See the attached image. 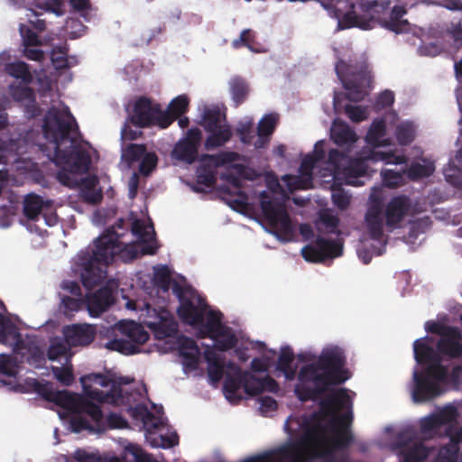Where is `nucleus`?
I'll return each instance as SVG.
<instances>
[{
  "mask_svg": "<svg viewBox=\"0 0 462 462\" xmlns=\"http://www.w3.org/2000/svg\"><path fill=\"white\" fill-rule=\"evenodd\" d=\"M138 284L149 296V300L125 297V310L134 313L151 330L155 339L165 340L167 346L164 351L178 350L186 374H201L200 350L192 338L178 336L179 324L173 314L165 308L170 299V290L180 301L177 311L180 319L194 328L200 337L212 340L213 345L207 346L204 350L208 380L216 385L225 377L223 392L229 402H238L244 393L257 395L265 392H279V384L265 374L270 366L266 357L254 358L251 372H243L234 363L226 361L224 352L238 344L237 332L223 323L222 313L211 309L198 291L185 282L173 281L167 266H154L153 277L138 273Z\"/></svg>",
  "mask_w": 462,
  "mask_h": 462,
  "instance_id": "1",
  "label": "nucleus"
},
{
  "mask_svg": "<svg viewBox=\"0 0 462 462\" xmlns=\"http://www.w3.org/2000/svg\"><path fill=\"white\" fill-rule=\"evenodd\" d=\"M325 143L324 140L315 143L313 153L303 158L298 175L282 177V180L286 189L274 174L265 175L267 189L260 193L261 208L272 228L268 232L282 242L291 241L293 233V226L286 210L289 200L287 192L312 188L315 175L321 182L330 185L334 205L338 209L345 210L350 204L351 195L343 189H337V184L344 182L347 185L362 186L365 184L364 179L368 175L371 162L400 164L404 162L402 156L375 152L368 149L363 150L355 160H349L337 150L332 149L326 159Z\"/></svg>",
  "mask_w": 462,
  "mask_h": 462,
  "instance_id": "2",
  "label": "nucleus"
},
{
  "mask_svg": "<svg viewBox=\"0 0 462 462\" xmlns=\"http://www.w3.org/2000/svg\"><path fill=\"white\" fill-rule=\"evenodd\" d=\"M154 236L150 217L143 212L140 216L132 212L128 221L119 219L96 238L92 245L80 251L75 261L87 293L81 300L79 298L81 295L79 285L71 281L63 282L62 289L71 294L61 298L60 308L64 314L71 317L83 307L92 318H97L106 311L115 302L118 282L108 280L97 291L92 290L106 280L107 265L116 256L129 262L140 254H155L158 246Z\"/></svg>",
  "mask_w": 462,
  "mask_h": 462,
  "instance_id": "3",
  "label": "nucleus"
},
{
  "mask_svg": "<svg viewBox=\"0 0 462 462\" xmlns=\"http://www.w3.org/2000/svg\"><path fill=\"white\" fill-rule=\"evenodd\" d=\"M42 134L45 142L35 140L33 132L29 149L41 151L60 167L57 179L61 184L79 187L80 197L88 203L99 202L102 192L97 177H83L90 166L92 148L79 138L76 120L63 102L51 99V106L42 118Z\"/></svg>",
  "mask_w": 462,
  "mask_h": 462,
  "instance_id": "4",
  "label": "nucleus"
},
{
  "mask_svg": "<svg viewBox=\"0 0 462 462\" xmlns=\"http://www.w3.org/2000/svg\"><path fill=\"white\" fill-rule=\"evenodd\" d=\"M460 320L462 323V314ZM424 328L439 339L425 336L413 342L417 365L408 387L416 403L430 402L462 385V363L453 365L454 360L462 356V332L444 320H428Z\"/></svg>",
  "mask_w": 462,
  "mask_h": 462,
  "instance_id": "5",
  "label": "nucleus"
},
{
  "mask_svg": "<svg viewBox=\"0 0 462 462\" xmlns=\"http://www.w3.org/2000/svg\"><path fill=\"white\" fill-rule=\"evenodd\" d=\"M460 406V402H449L420 420V431L424 438L449 439L448 443L439 448L433 462H458L459 459L462 462V426L457 423ZM379 445L393 451L402 462H425L434 452L417 439L411 426H386Z\"/></svg>",
  "mask_w": 462,
  "mask_h": 462,
  "instance_id": "6",
  "label": "nucleus"
},
{
  "mask_svg": "<svg viewBox=\"0 0 462 462\" xmlns=\"http://www.w3.org/2000/svg\"><path fill=\"white\" fill-rule=\"evenodd\" d=\"M80 383L83 395L60 391L51 396V400L60 407L58 414L67 422L68 429L75 433L82 430L99 432L105 430L106 424L111 429L126 426L125 420L116 413H110L105 420L99 407L102 403L130 405V398L123 394L119 383L102 374L84 375Z\"/></svg>",
  "mask_w": 462,
  "mask_h": 462,
  "instance_id": "7",
  "label": "nucleus"
},
{
  "mask_svg": "<svg viewBox=\"0 0 462 462\" xmlns=\"http://www.w3.org/2000/svg\"><path fill=\"white\" fill-rule=\"evenodd\" d=\"M328 16L337 21V30L356 27L371 30L375 24L395 33L411 32L420 44L418 53L420 56L434 57L441 52L443 45L435 39L430 31L412 26L402 17L406 14L403 5H395L388 12L390 2H319Z\"/></svg>",
  "mask_w": 462,
  "mask_h": 462,
  "instance_id": "8",
  "label": "nucleus"
},
{
  "mask_svg": "<svg viewBox=\"0 0 462 462\" xmlns=\"http://www.w3.org/2000/svg\"><path fill=\"white\" fill-rule=\"evenodd\" d=\"M382 188L374 187L367 201L365 216L366 236L360 241L356 251L359 259L369 263L374 255L383 253L386 245L384 226L389 231L400 228L409 217L419 212L418 204L406 195H397L383 206Z\"/></svg>",
  "mask_w": 462,
  "mask_h": 462,
  "instance_id": "9",
  "label": "nucleus"
},
{
  "mask_svg": "<svg viewBox=\"0 0 462 462\" xmlns=\"http://www.w3.org/2000/svg\"><path fill=\"white\" fill-rule=\"evenodd\" d=\"M240 155L235 152H222L216 155L205 154L199 160L197 170L199 183L211 187L216 180V170L225 166L228 173H223L222 179L226 181V191L230 194L229 203L236 208H244L249 204V197L243 190L245 181V168L239 163Z\"/></svg>",
  "mask_w": 462,
  "mask_h": 462,
  "instance_id": "10",
  "label": "nucleus"
},
{
  "mask_svg": "<svg viewBox=\"0 0 462 462\" xmlns=\"http://www.w3.org/2000/svg\"><path fill=\"white\" fill-rule=\"evenodd\" d=\"M337 62L336 73L351 101H360L367 95L370 88L371 75L366 62H357L348 45L340 49L334 48Z\"/></svg>",
  "mask_w": 462,
  "mask_h": 462,
  "instance_id": "11",
  "label": "nucleus"
},
{
  "mask_svg": "<svg viewBox=\"0 0 462 462\" xmlns=\"http://www.w3.org/2000/svg\"><path fill=\"white\" fill-rule=\"evenodd\" d=\"M25 8V15L28 22L39 29L44 27V20L40 17L44 14L61 16L65 14L67 7L70 9L74 16H79L86 21L91 18L90 2H30ZM66 30L70 39H77L85 33L86 27L79 22L76 17H70L66 22Z\"/></svg>",
  "mask_w": 462,
  "mask_h": 462,
  "instance_id": "12",
  "label": "nucleus"
},
{
  "mask_svg": "<svg viewBox=\"0 0 462 462\" xmlns=\"http://www.w3.org/2000/svg\"><path fill=\"white\" fill-rule=\"evenodd\" d=\"M153 411L143 405L128 406L129 415L142 424L146 441L152 448H170L178 444V435L168 429L162 407L152 404Z\"/></svg>",
  "mask_w": 462,
  "mask_h": 462,
  "instance_id": "13",
  "label": "nucleus"
},
{
  "mask_svg": "<svg viewBox=\"0 0 462 462\" xmlns=\"http://www.w3.org/2000/svg\"><path fill=\"white\" fill-rule=\"evenodd\" d=\"M339 219L330 210L319 213L316 227L319 233L314 245H306L301 249V254L307 262L320 263L326 258H334L342 254L343 244L339 238L328 239L321 234H338Z\"/></svg>",
  "mask_w": 462,
  "mask_h": 462,
  "instance_id": "14",
  "label": "nucleus"
},
{
  "mask_svg": "<svg viewBox=\"0 0 462 462\" xmlns=\"http://www.w3.org/2000/svg\"><path fill=\"white\" fill-rule=\"evenodd\" d=\"M11 55L9 51L0 53V64L5 67V70L11 77L20 79L18 85H10V94L14 100L20 102L24 106V113L28 117L35 116L39 108L35 106L32 90L28 87L33 79V76L29 69L28 64L23 61L9 62Z\"/></svg>",
  "mask_w": 462,
  "mask_h": 462,
  "instance_id": "15",
  "label": "nucleus"
},
{
  "mask_svg": "<svg viewBox=\"0 0 462 462\" xmlns=\"http://www.w3.org/2000/svg\"><path fill=\"white\" fill-rule=\"evenodd\" d=\"M129 121L137 128L147 125H158L161 128H166L172 123V117L166 111H163L159 104L152 103L145 97H141L135 101L134 112L130 116ZM138 134H140V131L138 129L132 130L129 122H125L121 130V139L133 140Z\"/></svg>",
  "mask_w": 462,
  "mask_h": 462,
  "instance_id": "16",
  "label": "nucleus"
},
{
  "mask_svg": "<svg viewBox=\"0 0 462 462\" xmlns=\"http://www.w3.org/2000/svg\"><path fill=\"white\" fill-rule=\"evenodd\" d=\"M114 333L115 337L106 341L105 347L125 356L143 352L142 346L150 337L143 326L134 320L118 321Z\"/></svg>",
  "mask_w": 462,
  "mask_h": 462,
  "instance_id": "17",
  "label": "nucleus"
},
{
  "mask_svg": "<svg viewBox=\"0 0 462 462\" xmlns=\"http://www.w3.org/2000/svg\"><path fill=\"white\" fill-rule=\"evenodd\" d=\"M395 120L396 113L385 114L382 117L374 119L368 128L365 138L366 143L371 147H363L359 152H356V157L353 160L358 157L360 152L365 149L379 152L378 151H375L376 148L390 146L393 143L391 132L393 130ZM380 152L384 153L383 152ZM387 153L402 156L404 158V162L399 165L407 163V158L403 154H398L392 151Z\"/></svg>",
  "mask_w": 462,
  "mask_h": 462,
  "instance_id": "18",
  "label": "nucleus"
},
{
  "mask_svg": "<svg viewBox=\"0 0 462 462\" xmlns=\"http://www.w3.org/2000/svg\"><path fill=\"white\" fill-rule=\"evenodd\" d=\"M202 126L209 133L205 146L207 149L225 144L232 136L226 116L218 106H205L202 114Z\"/></svg>",
  "mask_w": 462,
  "mask_h": 462,
  "instance_id": "19",
  "label": "nucleus"
},
{
  "mask_svg": "<svg viewBox=\"0 0 462 462\" xmlns=\"http://www.w3.org/2000/svg\"><path fill=\"white\" fill-rule=\"evenodd\" d=\"M69 346L66 338L55 337L51 339L48 350L49 359L60 364V365L51 367L52 373L56 379L65 385H69L74 381Z\"/></svg>",
  "mask_w": 462,
  "mask_h": 462,
  "instance_id": "20",
  "label": "nucleus"
},
{
  "mask_svg": "<svg viewBox=\"0 0 462 462\" xmlns=\"http://www.w3.org/2000/svg\"><path fill=\"white\" fill-rule=\"evenodd\" d=\"M23 215L28 221L42 222L48 226H53L58 222L52 201L33 193L28 194L23 199Z\"/></svg>",
  "mask_w": 462,
  "mask_h": 462,
  "instance_id": "21",
  "label": "nucleus"
},
{
  "mask_svg": "<svg viewBox=\"0 0 462 462\" xmlns=\"http://www.w3.org/2000/svg\"><path fill=\"white\" fill-rule=\"evenodd\" d=\"M330 138L339 147L346 150V154L338 152L340 154L353 160L356 157V143L359 140L358 135L347 124L334 120L330 128Z\"/></svg>",
  "mask_w": 462,
  "mask_h": 462,
  "instance_id": "22",
  "label": "nucleus"
},
{
  "mask_svg": "<svg viewBox=\"0 0 462 462\" xmlns=\"http://www.w3.org/2000/svg\"><path fill=\"white\" fill-rule=\"evenodd\" d=\"M121 159L127 167L134 162H140L139 171L143 175L150 174L158 161L154 152H147L141 144H130L126 148H122Z\"/></svg>",
  "mask_w": 462,
  "mask_h": 462,
  "instance_id": "23",
  "label": "nucleus"
},
{
  "mask_svg": "<svg viewBox=\"0 0 462 462\" xmlns=\"http://www.w3.org/2000/svg\"><path fill=\"white\" fill-rule=\"evenodd\" d=\"M200 141L201 131L199 128H190L186 136L175 144L171 152L172 158L188 164L192 163L198 156Z\"/></svg>",
  "mask_w": 462,
  "mask_h": 462,
  "instance_id": "24",
  "label": "nucleus"
},
{
  "mask_svg": "<svg viewBox=\"0 0 462 462\" xmlns=\"http://www.w3.org/2000/svg\"><path fill=\"white\" fill-rule=\"evenodd\" d=\"M33 131H28L23 138L10 137L8 141L0 139V164H5L11 158L23 155L29 150L31 136Z\"/></svg>",
  "mask_w": 462,
  "mask_h": 462,
  "instance_id": "25",
  "label": "nucleus"
},
{
  "mask_svg": "<svg viewBox=\"0 0 462 462\" xmlns=\"http://www.w3.org/2000/svg\"><path fill=\"white\" fill-rule=\"evenodd\" d=\"M64 337L71 346H86L96 335V328L90 324H74L64 328Z\"/></svg>",
  "mask_w": 462,
  "mask_h": 462,
  "instance_id": "26",
  "label": "nucleus"
},
{
  "mask_svg": "<svg viewBox=\"0 0 462 462\" xmlns=\"http://www.w3.org/2000/svg\"><path fill=\"white\" fill-rule=\"evenodd\" d=\"M0 309L3 312L6 310L1 300ZM0 343L12 346L16 351L22 349L23 341L18 328L3 313H0Z\"/></svg>",
  "mask_w": 462,
  "mask_h": 462,
  "instance_id": "27",
  "label": "nucleus"
},
{
  "mask_svg": "<svg viewBox=\"0 0 462 462\" xmlns=\"http://www.w3.org/2000/svg\"><path fill=\"white\" fill-rule=\"evenodd\" d=\"M19 31L23 39V55L28 60L42 61L44 59V52L36 48L42 45L38 35L23 24L20 25Z\"/></svg>",
  "mask_w": 462,
  "mask_h": 462,
  "instance_id": "28",
  "label": "nucleus"
},
{
  "mask_svg": "<svg viewBox=\"0 0 462 462\" xmlns=\"http://www.w3.org/2000/svg\"><path fill=\"white\" fill-rule=\"evenodd\" d=\"M278 122V115L274 113L265 115L258 123L256 139L254 142L255 150L263 149L270 142V137Z\"/></svg>",
  "mask_w": 462,
  "mask_h": 462,
  "instance_id": "29",
  "label": "nucleus"
},
{
  "mask_svg": "<svg viewBox=\"0 0 462 462\" xmlns=\"http://www.w3.org/2000/svg\"><path fill=\"white\" fill-rule=\"evenodd\" d=\"M19 372L18 365L11 356L0 355V383L2 385L14 388Z\"/></svg>",
  "mask_w": 462,
  "mask_h": 462,
  "instance_id": "30",
  "label": "nucleus"
},
{
  "mask_svg": "<svg viewBox=\"0 0 462 462\" xmlns=\"http://www.w3.org/2000/svg\"><path fill=\"white\" fill-rule=\"evenodd\" d=\"M445 180L456 188H462V148L450 159L443 170Z\"/></svg>",
  "mask_w": 462,
  "mask_h": 462,
  "instance_id": "31",
  "label": "nucleus"
},
{
  "mask_svg": "<svg viewBox=\"0 0 462 462\" xmlns=\"http://www.w3.org/2000/svg\"><path fill=\"white\" fill-rule=\"evenodd\" d=\"M393 130L398 143L401 145H407L414 140L417 134L418 125L415 122L410 120L399 121V118L396 116Z\"/></svg>",
  "mask_w": 462,
  "mask_h": 462,
  "instance_id": "32",
  "label": "nucleus"
},
{
  "mask_svg": "<svg viewBox=\"0 0 462 462\" xmlns=\"http://www.w3.org/2000/svg\"><path fill=\"white\" fill-rule=\"evenodd\" d=\"M435 171V163L429 158H417L411 162L406 169L408 177L412 180H420L430 176Z\"/></svg>",
  "mask_w": 462,
  "mask_h": 462,
  "instance_id": "33",
  "label": "nucleus"
},
{
  "mask_svg": "<svg viewBox=\"0 0 462 462\" xmlns=\"http://www.w3.org/2000/svg\"><path fill=\"white\" fill-rule=\"evenodd\" d=\"M430 226V221L428 217L409 220V233L405 236V242L412 247L420 244L422 239H420V236L423 235Z\"/></svg>",
  "mask_w": 462,
  "mask_h": 462,
  "instance_id": "34",
  "label": "nucleus"
},
{
  "mask_svg": "<svg viewBox=\"0 0 462 462\" xmlns=\"http://www.w3.org/2000/svg\"><path fill=\"white\" fill-rule=\"evenodd\" d=\"M231 45L234 49L246 47L250 51L254 53H262L267 51L265 47L256 42L255 32L250 29L243 30L239 37L233 40Z\"/></svg>",
  "mask_w": 462,
  "mask_h": 462,
  "instance_id": "35",
  "label": "nucleus"
},
{
  "mask_svg": "<svg viewBox=\"0 0 462 462\" xmlns=\"http://www.w3.org/2000/svg\"><path fill=\"white\" fill-rule=\"evenodd\" d=\"M236 133L244 144L252 145L254 147L256 134H254L253 118L246 116L240 120L236 126Z\"/></svg>",
  "mask_w": 462,
  "mask_h": 462,
  "instance_id": "36",
  "label": "nucleus"
},
{
  "mask_svg": "<svg viewBox=\"0 0 462 462\" xmlns=\"http://www.w3.org/2000/svg\"><path fill=\"white\" fill-rule=\"evenodd\" d=\"M229 88L232 99L236 105L241 104L245 99L249 88L245 79L236 77L229 81Z\"/></svg>",
  "mask_w": 462,
  "mask_h": 462,
  "instance_id": "37",
  "label": "nucleus"
},
{
  "mask_svg": "<svg viewBox=\"0 0 462 462\" xmlns=\"http://www.w3.org/2000/svg\"><path fill=\"white\" fill-rule=\"evenodd\" d=\"M68 50L65 46L54 48L52 50L51 59L52 65L58 69L65 67H71L77 63V60L73 57H68Z\"/></svg>",
  "mask_w": 462,
  "mask_h": 462,
  "instance_id": "38",
  "label": "nucleus"
},
{
  "mask_svg": "<svg viewBox=\"0 0 462 462\" xmlns=\"http://www.w3.org/2000/svg\"><path fill=\"white\" fill-rule=\"evenodd\" d=\"M189 103V99L187 95H180L171 101L168 110L165 111L172 117L173 121L176 117L187 112Z\"/></svg>",
  "mask_w": 462,
  "mask_h": 462,
  "instance_id": "39",
  "label": "nucleus"
},
{
  "mask_svg": "<svg viewBox=\"0 0 462 462\" xmlns=\"http://www.w3.org/2000/svg\"><path fill=\"white\" fill-rule=\"evenodd\" d=\"M405 173L407 174L406 170L402 172L394 171L393 170H383L381 171V176L385 186L394 188L403 183Z\"/></svg>",
  "mask_w": 462,
  "mask_h": 462,
  "instance_id": "40",
  "label": "nucleus"
},
{
  "mask_svg": "<svg viewBox=\"0 0 462 462\" xmlns=\"http://www.w3.org/2000/svg\"><path fill=\"white\" fill-rule=\"evenodd\" d=\"M345 112L348 118L356 123L365 120L369 116L368 107L358 105H346Z\"/></svg>",
  "mask_w": 462,
  "mask_h": 462,
  "instance_id": "41",
  "label": "nucleus"
},
{
  "mask_svg": "<svg viewBox=\"0 0 462 462\" xmlns=\"http://www.w3.org/2000/svg\"><path fill=\"white\" fill-rule=\"evenodd\" d=\"M257 402L259 411L263 416H272L278 407L276 400L269 395H261Z\"/></svg>",
  "mask_w": 462,
  "mask_h": 462,
  "instance_id": "42",
  "label": "nucleus"
},
{
  "mask_svg": "<svg viewBox=\"0 0 462 462\" xmlns=\"http://www.w3.org/2000/svg\"><path fill=\"white\" fill-rule=\"evenodd\" d=\"M39 84V90L42 92V97H47L51 96V79L45 74V72H39L36 75Z\"/></svg>",
  "mask_w": 462,
  "mask_h": 462,
  "instance_id": "43",
  "label": "nucleus"
},
{
  "mask_svg": "<svg viewBox=\"0 0 462 462\" xmlns=\"http://www.w3.org/2000/svg\"><path fill=\"white\" fill-rule=\"evenodd\" d=\"M394 101V95L390 90L383 91L377 97L375 106L378 108L388 107L393 105Z\"/></svg>",
  "mask_w": 462,
  "mask_h": 462,
  "instance_id": "44",
  "label": "nucleus"
},
{
  "mask_svg": "<svg viewBox=\"0 0 462 462\" xmlns=\"http://www.w3.org/2000/svg\"><path fill=\"white\" fill-rule=\"evenodd\" d=\"M139 185V177L136 172H134L128 180V196L134 199L137 194Z\"/></svg>",
  "mask_w": 462,
  "mask_h": 462,
  "instance_id": "45",
  "label": "nucleus"
},
{
  "mask_svg": "<svg viewBox=\"0 0 462 462\" xmlns=\"http://www.w3.org/2000/svg\"><path fill=\"white\" fill-rule=\"evenodd\" d=\"M6 103V98L0 95V129H4L9 125L7 115L3 112V110L5 109Z\"/></svg>",
  "mask_w": 462,
  "mask_h": 462,
  "instance_id": "46",
  "label": "nucleus"
},
{
  "mask_svg": "<svg viewBox=\"0 0 462 462\" xmlns=\"http://www.w3.org/2000/svg\"><path fill=\"white\" fill-rule=\"evenodd\" d=\"M300 232L305 239H310L313 233L311 226L308 224L300 225Z\"/></svg>",
  "mask_w": 462,
  "mask_h": 462,
  "instance_id": "47",
  "label": "nucleus"
},
{
  "mask_svg": "<svg viewBox=\"0 0 462 462\" xmlns=\"http://www.w3.org/2000/svg\"><path fill=\"white\" fill-rule=\"evenodd\" d=\"M44 361V357L42 353H39L38 351L34 353L33 356H32L31 358L28 359V362L30 364H34L35 366H40L41 363Z\"/></svg>",
  "mask_w": 462,
  "mask_h": 462,
  "instance_id": "48",
  "label": "nucleus"
},
{
  "mask_svg": "<svg viewBox=\"0 0 462 462\" xmlns=\"http://www.w3.org/2000/svg\"><path fill=\"white\" fill-rule=\"evenodd\" d=\"M452 37L454 39L455 44L459 46L462 44V29L457 28L452 32Z\"/></svg>",
  "mask_w": 462,
  "mask_h": 462,
  "instance_id": "49",
  "label": "nucleus"
},
{
  "mask_svg": "<svg viewBox=\"0 0 462 462\" xmlns=\"http://www.w3.org/2000/svg\"><path fill=\"white\" fill-rule=\"evenodd\" d=\"M444 7L451 11L462 10V2H446Z\"/></svg>",
  "mask_w": 462,
  "mask_h": 462,
  "instance_id": "50",
  "label": "nucleus"
},
{
  "mask_svg": "<svg viewBox=\"0 0 462 462\" xmlns=\"http://www.w3.org/2000/svg\"><path fill=\"white\" fill-rule=\"evenodd\" d=\"M456 96L459 110L462 113V81H460V86L457 89Z\"/></svg>",
  "mask_w": 462,
  "mask_h": 462,
  "instance_id": "51",
  "label": "nucleus"
},
{
  "mask_svg": "<svg viewBox=\"0 0 462 462\" xmlns=\"http://www.w3.org/2000/svg\"><path fill=\"white\" fill-rule=\"evenodd\" d=\"M101 217H102V212L101 211L95 212L93 217H92V222L95 225H101L103 223L102 220H101Z\"/></svg>",
  "mask_w": 462,
  "mask_h": 462,
  "instance_id": "52",
  "label": "nucleus"
},
{
  "mask_svg": "<svg viewBox=\"0 0 462 462\" xmlns=\"http://www.w3.org/2000/svg\"><path fill=\"white\" fill-rule=\"evenodd\" d=\"M179 117H180V118H179V120H178V125H179V126H180V128H182V129H184V128L188 127V125H189V118H188V117H186V116H183V117L179 116Z\"/></svg>",
  "mask_w": 462,
  "mask_h": 462,
  "instance_id": "53",
  "label": "nucleus"
},
{
  "mask_svg": "<svg viewBox=\"0 0 462 462\" xmlns=\"http://www.w3.org/2000/svg\"><path fill=\"white\" fill-rule=\"evenodd\" d=\"M455 70L457 77L462 79V60L458 63H455Z\"/></svg>",
  "mask_w": 462,
  "mask_h": 462,
  "instance_id": "54",
  "label": "nucleus"
},
{
  "mask_svg": "<svg viewBox=\"0 0 462 462\" xmlns=\"http://www.w3.org/2000/svg\"><path fill=\"white\" fill-rule=\"evenodd\" d=\"M284 152H285V147L283 145H278L277 147H275L273 149V153L280 157H282L284 155Z\"/></svg>",
  "mask_w": 462,
  "mask_h": 462,
  "instance_id": "55",
  "label": "nucleus"
},
{
  "mask_svg": "<svg viewBox=\"0 0 462 462\" xmlns=\"http://www.w3.org/2000/svg\"><path fill=\"white\" fill-rule=\"evenodd\" d=\"M333 104H334V108L336 110H337L338 106H339V104H338V95L337 94H335V96H334Z\"/></svg>",
  "mask_w": 462,
  "mask_h": 462,
  "instance_id": "56",
  "label": "nucleus"
},
{
  "mask_svg": "<svg viewBox=\"0 0 462 462\" xmlns=\"http://www.w3.org/2000/svg\"><path fill=\"white\" fill-rule=\"evenodd\" d=\"M3 210H4V212H6V213H12V214H14V212H13V208H12L11 206H10V207H6V206H5V207L3 208Z\"/></svg>",
  "mask_w": 462,
  "mask_h": 462,
  "instance_id": "57",
  "label": "nucleus"
},
{
  "mask_svg": "<svg viewBox=\"0 0 462 462\" xmlns=\"http://www.w3.org/2000/svg\"><path fill=\"white\" fill-rule=\"evenodd\" d=\"M237 355L239 356V358L242 360H246L247 356H245L243 353L236 351Z\"/></svg>",
  "mask_w": 462,
  "mask_h": 462,
  "instance_id": "58",
  "label": "nucleus"
},
{
  "mask_svg": "<svg viewBox=\"0 0 462 462\" xmlns=\"http://www.w3.org/2000/svg\"><path fill=\"white\" fill-rule=\"evenodd\" d=\"M0 226L2 227H8L10 226V222H4V223H0Z\"/></svg>",
  "mask_w": 462,
  "mask_h": 462,
  "instance_id": "59",
  "label": "nucleus"
},
{
  "mask_svg": "<svg viewBox=\"0 0 462 462\" xmlns=\"http://www.w3.org/2000/svg\"><path fill=\"white\" fill-rule=\"evenodd\" d=\"M457 236L462 237V228L457 230Z\"/></svg>",
  "mask_w": 462,
  "mask_h": 462,
  "instance_id": "60",
  "label": "nucleus"
},
{
  "mask_svg": "<svg viewBox=\"0 0 462 462\" xmlns=\"http://www.w3.org/2000/svg\"><path fill=\"white\" fill-rule=\"evenodd\" d=\"M207 106L206 105L203 106L202 109L201 107H199V110H201V115L203 114V111H204V107ZM202 124V121L200 122Z\"/></svg>",
  "mask_w": 462,
  "mask_h": 462,
  "instance_id": "61",
  "label": "nucleus"
},
{
  "mask_svg": "<svg viewBox=\"0 0 462 462\" xmlns=\"http://www.w3.org/2000/svg\"><path fill=\"white\" fill-rule=\"evenodd\" d=\"M57 436H58V429H55L54 430V437L57 439Z\"/></svg>",
  "mask_w": 462,
  "mask_h": 462,
  "instance_id": "62",
  "label": "nucleus"
},
{
  "mask_svg": "<svg viewBox=\"0 0 462 462\" xmlns=\"http://www.w3.org/2000/svg\"><path fill=\"white\" fill-rule=\"evenodd\" d=\"M270 352L272 353L273 356H275V351L271 350Z\"/></svg>",
  "mask_w": 462,
  "mask_h": 462,
  "instance_id": "63",
  "label": "nucleus"
},
{
  "mask_svg": "<svg viewBox=\"0 0 462 462\" xmlns=\"http://www.w3.org/2000/svg\"><path fill=\"white\" fill-rule=\"evenodd\" d=\"M125 383H129V380H125L124 381Z\"/></svg>",
  "mask_w": 462,
  "mask_h": 462,
  "instance_id": "64",
  "label": "nucleus"
}]
</instances>
